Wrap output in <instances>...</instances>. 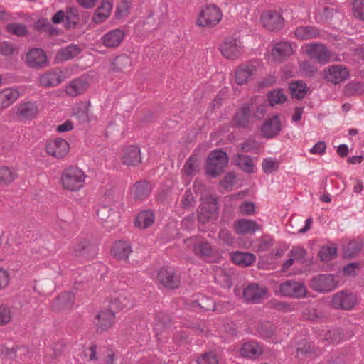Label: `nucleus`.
I'll return each instance as SVG.
<instances>
[{"instance_id":"32","label":"nucleus","mask_w":364,"mask_h":364,"mask_svg":"<svg viewBox=\"0 0 364 364\" xmlns=\"http://www.w3.org/2000/svg\"><path fill=\"white\" fill-rule=\"evenodd\" d=\"M240 353L243 357L255 359L262 355V349L257 343L250 341L242 346Z\"/></svg>"},{"instance_id":"12","label":"nucleus","mask_w":364,"mask_h":364,"mask_svg":"<svg viewBox=\"0 0 364 364\" xmlns=\"http://www.w3.org/2000/svg\"><path fill=\"white\" fill-rule=\"evenodd\" d=\"M252 105V102L245 103L241 109L235 113L232 122L233 127L245 129L249 127Z\"/></svg>"},{"instance_id":"17","label":"nucleus","mask_w":364,"mask_h":364,"mask_svg":"<svg viewBox=\"0 0 364 364\" xmlns=\"http://www.w3.org/2000/svg\"><path fill=\"white\" fill-rule=\"evenodd\" d=\"M192 250L199 258H210L215 254L213 246L206 240H197L193 243Z\"/></svg>"},{"instance_id":"62","label":"nucleus","mask_w":364,"mask_h":364,"mask_svg":"<svg viewBox=\"0 0 364 364\" xmlns=\"http://www.w3.org/2000/svg\"><path fill=\"white\" fill-rule=\"evenodd\" d=\"M65 347L66 346L63 342L58 341L56 343H54L50 349V350L52 351V353H47V354L48 355L57 358L63 353V352L65 349Z\"/></svg>"},{"instance_id":"31","label":"nucleus","mask_w":364,"mask_h":364,"mask_svg":"<svg viewBox=\"0 0 364 364\" xmlns=\"http://www.w3.org/2000/svg\"><path fill=\"white\" fill-rule=\"evenodd\" d=\"M151 188L149 182L140 181L134 183L132 188V194L135 200H143L151 193Z\"/></svg>"},{"instance_id":"48","label":"nucleus","mask_w":364,"mask_h":364,"mask_svg":"<svg viewBox=\"0 0 364 364\" xmlns=\"http://www.w3.org/2000/svg\"><path fill=\"white\" fill-rule=\"evenodd\" d=\"M198 161L196 157L191 156L184 164L183 170L188 176L196 174L198 168Z\"/></svg>"},{"instance_id":"3","label":"nucleus","mask_w":364,"mask_h":364,"mask_svg":"<svg viewBox=\"0 0 364 364\" xmlns=\"http://www.w3.org/2000/svg\"><path fill=\"white\" fill-rule=\"evenodd\" d=\"M222 18V13L219 7L214 4L208 5L203 8L196 23L199 26L213 27L218 24Z\"/></svg>"},{"instance_id":"60","label":"nucleus","mask_w":364,"mask_h":364,"mask_svg":"<svg viewBox=\"0 0 364 364\" xmlns=\"http://www.w3.org/2000/svg\"><path fill=\"white\" fill-rule=\"evenodd\" d=\"M12 316L10 309L4 305L0 306V325H5L9 323Z\"/></svg>"},{"instance_id":"14","label":"nucleus","mask_w":364,"mask_h":364,"mask_svg":"<svg viewBox=\"0 0 364 364\" xmlns=\"http://www.w3.org/2000/svg\"><path fill=\"white\" fill-rule=\"evenodd\" d=\"M306 53L312 58L321 64H326L330 61L331 52L322 44H311L306 47Z\"/></svg>"},{"instance_id":"28","label":"nucleus","mask_w":364,"mask_h":364,"mask_svg":"<svg viewBox=\"0 0 364 364\" xmlns=\"http://www.w3.org/2000/svg\"><path fill=\"white\" fill-rule=\"evenodd\" d=\"M75 296L71 292H65L56 298L52 304V309L55 311L65 310L72 306Z\"/></svg>"},{"instance_id":"1","label":"nucleus","mask_w":364,"mask_h":364,"mask_svg":"<svg viewBox=\"0 0 364 364\" xmlns=\"http://www.w3.org/2000/svg\"><path fill=\"white\" fill-rule=\"evenodd\" d=\"M228 156L225 151L215 149L211 151L208 157L205 171L208 175L217 177L224 172L228 164Z\"/></svg>"},{"instance_id":"7","label":"nucleus","mask_w":364,"mask_h":364,"mask_svg":"<svg viewBox=\"0 0 364 364\" xmlns=\"http://www.w3.org/2000/svg\"><path fill=\"white\" fill-rule=\"evenodd\" d=\"M157 279L164 287L169 289H177L181 283L180 277L170 267H162L158 272Z\"/></svg>"},{"instance_id":"21","label":"nucleus","mask_w":364,"mask_h":364,"mask_svg":"<svg viewBox=\"0 0 364 364\" xmlns=\"http://www.w3.org/2000/svg\"><path fill=\"white\" fill-rule=\"evenodd\" d=\"M114 313L109 309L102 310L96 315L97 331L102 332L109 328L114 322Z\"/></svg>"},{"instance_id":"44","label":"nucleus","mask_w":364,"mask_h":364,"mask_svg":"<svg viewBox=\"0 0 364 364\" xmlns=\"http://www.w3.org/2000/svg\"><path fill=\"white\" fill-rule=\"evenodd\" d=\"M236 165L248 173H252L253 172L254 165L252 160L248 156L242 154L237 155Z\"/></svg>"},{"instance_id":"46","label":"nucleus","mask_w":364,"mask_h":364,"mask_svg":"<svg viewBox=\"0 0 364 364\" xmlns=\"http://www.w3.org/2000/svg\"><path fill=\"white\" fill-rule=\"evenodd\" d=\"M34 27L38 31H44L51 36H55L58 33L57 30L51 25L47 18H41L36 21Z\"/></svg>"},{"instance_id":"30","label":"nucleus","mask_w":364,"mask_h":364,"mask_svg":"<svg viewBox=\"0 0 364 364\" xmlns=\"http://www.w3.org/2000/svg\"><path fill=\"white\" fill-rule=\"evenodd\" d=\"M255 72L256 67L254 65H245L239 67L235 75L237 83L240 85L245 84Z\"/></svg>"},{"instance_id":"11","label":"nucleus","mask_w":364,"mask_h":364,"mask_svg":"<svg viewBox=\"0 0 364 364\" xmlns=\"http://www.w3.org/2000/svg\"><path fill=\"white\" fill-rule=\"evenodd\" d=\"M261 21L264 28L274 31L280 30L284 26V18L277 11L264 12L261 16Z\"/></svg>"},{"instance_id":"64","label":"nucleus","mask_w":364,"mask_h":364,"mask_svg":"<svg viewBox=\"0 0 364 364\" xmlns=\"http://www.w3.org/2000/svg\"><path fill=\"white\" fill-rule=\"evenodd\" d=\"M273 245V240L268 236L262 237L259 241L257 245V251L264 252L267 251Z\"/></svg>"},{"instance_id":"57","label":"nucleus","mask_w":364,"mask_h":364,"mask_svg":"<svg viewBox=\"0 0 364 364\" xmlns=\"http://www.w3.org/2000/svg\"><path fill=\"white\" fill-rule=\"evenodd\" d=\"M198 364H218L216 355L212 352L206 353L198 358Z\"/></svg>"},{"instance_id":"26","label":"nucleus","mask_w":364,"mask_h":364,"mask_svg":"<svg viewBox=\"0 0 364 364\" xmlns=\"http://www.w3.org/2000/svg\"><path fill=\"white\" fill-rule=\"evenodd\" d=\"M293 53L290 43L281 42L275 44L272 50L271 55L274 60L282 61L289 57Z\"/></svg>"},{"instance_id":"50","label":"nucleus","mask_w":364,"mask_h":364,"mask_svg":"<svg viewBox=\"0 0 364 364\" xmlns=\"http://www.w3.org/2000/svg\"><path fill=\"white\" fill-rule=\"evenodd\" d=\"M363 243L354 241L348 243L344 249V256L346 257H353L360 252L363 248Z\"/></svg>"},{"instance_id":"43","label":"nucleus","mask_w":364,"mask_h":364,"mask_svg":"<svg viewBox=\"0 0 364 364\" xmlns=\"http://www.w3.org/2000/svg\"><path fill=\"white\" fill-rule=\"evenodd\" d=\"M65 27L67 28H73L77 24L79 16L77 9L74 7L68 8L65 12Z\"/></svg>"},{"instance_id":"16","label":"nucleus","mask_w":364,"mask_h":364,"mask_svg":"<svg viewBox=\"0 0 364 364\" xmlns=\"http://www.w3.org/2000/svg\"><path fill=\"white\" fill-rule=\"evenodd\" d=\"M267 293V288L251 284L243 290V297L247 301L259 303Z\"/></svg>"},{"instance_id":"61","label":"nucleus","mask_w":364,"mask_h":364,"mask_svg":"<svg viewBox=\"0 0 364 364\" xmlns=\"http://www.w3.org/2000/svg\"><path fill=\"white\" fill-rule=\"evenodd\" d=\"M89 247V242L83 239L80 240L74 247V254L75 256H86V251Z\"/></svg>"},{"instance_id":"38","label":"nucleus","mask_w":364,"mask_h":364,"mask_svg":"<svg viewBox=\"0 0 364 364\" xmlns=\"http://www.w3.org/2000/svg\"><path fill=\"white\" fill-rule=\"evenodd\" d=\"M154 214L151 210L140 212L135 219L134 224L139 228H146L151 226L154 222Z\"/></svg>"},{"instance_id":"56","label":"nucleus","mask_w":364,"mask_h":364,"mask_svg":"<svg viewBox=\"0 0 364 364\" xmlns=\"http://www.w3.org/2000/svg\"><path fill=\"white\" fill-rule=\"evenodd\" d=\"M353 12L355 18L364 21V0H355L353 1Z\"/></svg>"},{"instance_id":"42","label":"nucleus","mask_w":364,"mask_h":364,"mask_svg":"<svg viewBox=\"0 0 364 364\" xmlns=\"http://www.w3.org/2000/svg\"><path fill=\"white\" fill-rule=\"evenodd\" d=\"M193 305L194 306H197L205 311L215 309V303L213 300L205 295H198V298L193 301Z\"/></svg>"},{"instance_id":"41","label":"nucleus","mask_w":364,"mask_h":364,"mask_svg":"<svg viewBox=\"0 0 364 364\" xmlns=\"http://www.w3.org/2000/svg\"><path fill=\"white\" fill-rule=\"evenodd\" d=\"M289 88L292 97L299 100L304 98L307 92L306 85L302 81L291 82Z\"/></svg>"},{"instance_id":"13","label":"nucleus","mask_w":364,"mask_h":364,"mask_svg":"<svg viewBox=\"0 0 364 364\" xmlns=\"http://www.w3.org/2000/svg\"><path fill=\"white\" fill-rule=\"evenodd\" d=\"M46 149L49 155L61 159L68 153L69 144L65 139L57 138L47 143Z\"/></svg>"},{"instance_id":"51","label":"nucleus","mask_w":364,"mask_h":364,"mask_svg":"<svg viewBox=\"0 0 364 364\" xmlns=\"http://www.w3.org/2000/svg\"><path fill=\"white\" fill-rule=\"evenodd\" d=\"M130 59L127 55L117 56L113 62L114 70L123 72L130 65Z\"/></svg>"},{"instance_id":"47","label":"nucleus","mask_w":364,"mask_h":364,"mask_svg":"<svg viewBox=\"0 0 364 364\" xmlns=\"http://www.w3.org/2000/svg\"><path fill=\"white\" fill-rule=\"evenodd\" d=\"M267 97L270 106L284 103L287 100V97L282 90H274L270 92Z\"/></svg>"},{"instance_id":"2","label":"nucleus","mask_w":364,"mask_h":364,"mask_svg":"<svg viewBox=\"0 0 364 364\" xmlns=\"http://www.w3.org/2000/svg\"><path fill=\"white\" fill-rule=\"evenodd\" d=\"M85 178L86 175L81 169L70 166L62 173V185L65 189L76 191L83 186Z\"/></svg>"},{"instance_id":"6","label":"nucleus","mask_w":364,"mask_h":364,"mask_svg":"<svg viewBox=\"0 0 364 364\" xmlns=\"http://www.w3.org/2000/svg\"><path fill=\"white\" fill-rule=\"evenodd\" d=\"M279 292L287 297L302 299L306 296L307 290L303 283L289 279L279 285Z\"/></svg>"},{"instance_id":"34","label":"nucleus","mask_w":364,"mask_h":364,"mask_svg":"<svg viewBox=\"0 0 364 364\" xmlns=\"http://www.w3.org/2000/svg\"><path fill=\"white\" fill-rule=\"evenodd\" d=\"M19 97L16 89L8 88L0 92V109H5L13 104Z\"/></svg>"},{"instance_id":"9","label":"nucleus","mask_w":364,"mask_h":364,"mask_svg":"<svg viewBox=\"0 0 364 364\" xmlns=\"http://www.w3.org/2000/svg\"><path fill=\"white\" fill-rule=\"evenodd\" d=\"M25 63L31 68L42 69L48 66V58L41 48H32L26 54Z\"/></svg>"},{"instance_id":"36","label":"nucleus","mask_w":364,"mask_h":364,"mask_svg":"<svg viewBox=\"0 0 364 364\" xmlns=\"http://www.w3.org/2000/svg\"><path fill=\"white\" fill-rule=\"evenodd\" d=\"M256 259L254 254L245 252H235L232 256V262L242 267L250 266Z\"/></svg>"},{"instance_id":"35","label":"nucleus","mask_w":364,"mask_h":364,"mask_svg":"<svg viewBox=\"0 0 364 364\" xmlns=\"http://www.w3.org/2000/svg\"><path fill=\"white\" fill-rule=\"evenodd\" d=\"M112 9V3L109 1L103 0L101 5L97 9L93 21L96 23L105 21L109 16Z\"/></svg>"},{"instance_id":"19","label":"nucleus","mask_w":364,"mask_h":364,"mask_svg":"<svg viewBox=\"0 0 364 364\" xmlns=\"http://www.w3.org/2000/svg\"><path fill=\"white\" fill-rule=\"evenodd\" d=\"M281 131L280 119L277 115L266 120L261 127V132L265 138H272Z\"/></svg>"},{"instance_id":"4","label":"nucleus","mask_w":364,"mask_h":364,"mask_svg":"<svg viewBox=\"0 0 364 364\" xmlns=\"http://www.w3.org/2000/svg\"><path fill=\"white\" fill-rule=\"evenodd\" d=\"M338 285V281L331 274H318L314 277L310 282L311 288L320 293H328Z\"/></svg>"},{"instance_id":"58","label":"nucleus","mask_w":364,"mask_h":364,"mask_svg":"<svg viewBox=\"0 0 364 364\" xmlns=\"http://www.w3.org/2000/svg\"><path fill=\"white\" fill-rule=\"evenodd\" d=\"M259 334L265 338H270L274 334V326L269 323H263L259 326Z\"/></svg>"},{"instance_id":"54","label":"nucleus","mask_w":364,"mask_h":364,"mask_svg":"<svg viewBox=\"0 0 364 364\" xmlns=\"http://www.w3.org/2000/svg\"><path fill=\"white\" fill-rule=\"evenodd\" d=\"M131 8V0H121L117 4L115 16L117 18H121L128 14Z\"/></svg>"},{"instance_id":"39","label":"nucleus","mask_w":364,"mask_h":364,"mask_svg":"<svg viewBox=\"0 0 364 364\" xmlns=\"http://www.w3.org/2000/svg\"><path fill=\"white\" fill-rule=\"evenodd\" d=\"M18 352L25 354L28 350L23 346L9 348L5 345L0 346V355L3 359L14 360L17 356Z\"/></svg>"},{"instance_id":"55","label":"nucleus","mask_w":364,"mask_h":364,"mask_svg":"<svg viewBox=\"0 0 364 364\" xmlns=\"http://www.w3.org/2000/svg\"><path fill=\"white\" fill-rule=\"evenodd\" d=\"M346 93L348 95L364 94V83L358 82L348 84L346 87Z\"/></svg>"},{"instance_id":"22","label":"nucleus","mask_w":364,"mask_h":364,"mask_svg":"<svg viewBox=\"0 0 364 364\" xmlns=\"http://www.w3.org/2000/svg\"><path fill=\"white\" fill-rule=\"evenodd\" d=\"M217 200L213 197L204 203L198 211V220L202 223H208L218 210Z\"/></svg>"},{"instance_id":"45","label":"nucleus","mask_w":364,"mask_h":364,"mask_svg":"<svg viewBox=\"0 0 364 364\" xmlns=\"http://www.w3.org/2000/svg\"><path fill=\"white\" fill-rule=\"evenodd\" d=\"M343 338V331L341 328L328 330L324 336V339L330 343H339Z\"/></svg>"},{"instance_id":"5","label":"nucleus","mask_w":364,"mask_h":364,"mask_svg":"<svg viewBox=\"0 0 364 364\" xmlns=\"http://www.w3.org/2000/svg\"><path fill=\"white\" fill-rule=\"evenodd\" d=\"M358 301L357 296L348 291H341L333 295L331 306L335 309L351 310Z\"/></svg>"},{"instance_id":"33","label":"nucleus","mask_w":364,"mask_h":364,"mask_svg":"<svg viewBox=\"0 0 364 364\" xmlns=\"http://www.w3.org/2000/svg\"><path fill=\"white\" fill-rule=\"evenodd\" d=\"M88 87L87 80L83 78H77L73 80L69 85L67 86L65 92L68 95L77 96L84 93Z\"/></svg>"},{"instance_id":"59","label":"nucleus","mask_w":364,"mask_h":364,"mask_svg":"<svg viewBox=\"0 0 364 364\" xmlns=\"http://www.w3.org/2000/svg\"><path fill=\"white\" fill-rule=\"evenodd\" d=\"M313 353V348L310 344L306 341H301L299 342L296 347V356L304 355L306 354H311Z\"/></svg>"},{"instance_id":"49","label":"nucleus","mask_w":364,"mask_h":364,"mask_svg":"<svg viewBox=\"0 0 364 364\" xmlns=\"http://www.w3.org/2000/svg\"><path fill=\"white\" fill-rule=\"evenodd\" d=\"M318 255L322 262H328L337 256V251L336 247L324 246L321 248Z\"/></svg>"},{"instance_id":"18","label":"nucleus","mask_w":364,"mask_h":364,"mask_svg":"<svg viewBox=\"0 0 364 364\" xmlns=\"http://www.w3.org/2000/svg\"><path fill=\"white\" fill-rule=\"evenodd\" d=\"M132 307V297L126 294H119L112 298L109 309L114 313L115 311H127Z\"/></svg>"},{"instance_id":"52","label":"nucleus","mask_w":364,"mask_h":364,"mask_svg":"<svg viewBox=\"0 0 364 364\" xmlns=\"http://www.w3.org/2000/svg\"><path fill=\"white\" fill-rule=\"evenodd\" d=\"M279 163L278 160L272 158H267L264 159L262 164V168L265 173L270 174L279 169Z\"/></svg>"},{"instance_id":"20","label":"nucleus","mask_w":364,"mask_h":364,"mask_svg":"<svg viewBox=\"0 0 364 364\" xmlns=\"http://www.w3.org/2000/svg\"><path fill=\"white\" fill-rule=\"evenodd\" d=\"M141 151L138 146H129L123 151L122 162L127 166H134L141 163Z\"/></svg>"},{"instance_id":"29","label":"nucleus","mask_w":364,"mask_h":364,"mask_svg":"<svg viewBox=\"0 0 364 364\" xmlns=\"http://www.w3.org/2000/svg\"><path fill=\"white\" fill-rule=\"evenodd\" d=\"M260 228L256 222L247 219H240L235 224V230L239 235L252 234Z\"/></svg>"},{"instance_id":"25","label":"nucleus","mask_w":364,"mask_h":364,"mask_svg":"<svg viewBox=\"0 0 364 364\" xmlns=\"http://www.w3.org/2000/svg\"><path fill=\"white\" fill-rule=\"evenodd\" d=\"M124 38V33L120 29H114L102 37L103 45L107 48L118 47Z\"/></svg>"},{"instance_id":"23","label":"nucleus","mask_w":364,"mask_h":364,"mask_svg":"<svg viewBox=\"0 0 364 364\" xmlns=\"http://www.w3.org/2000/svg\"><path fill=\"white\" fill-rule=\"evenodd\" d=\"M82 48L76 44H70L60 49L55 56L57 62H63L72 60L82 52Z\"/></svg>"},{"instance_id":"10","label":"nucleus","mask_w":364,"mask_h":364,"mask_svg":"<svg viewBox=\"0 0 364 364\" xmlns=\"http://www.w3.org/2000/svg\"><path fill=\"white\" fill-rule=\"evenodd\" d=\"M64 80V73L60 68H53L39 76V82L43 87L59 85Z\"/></svg>"},{"instance_id":"37","label":"nucleus","mask_w":364,"mask_h":364,"mask_svg":"<svg viewBox=\"0 0 364 364\" xmlns=\"http://www.w3.org/2000/svg\"><path fill=\"white\" fill-rule=\"evenodd\" d=\"M294 35L298 39L306 40L318 37L320 33L314 26H300L296 28Z\"/></svg>"},{"instance_id":"27","label":"nucleus","mask_w":364,"mask_h":364,"mask_svg":"<svg viewBox=\"0 0 364 364\" xmlns=\"http://www.w3.org/2000/svg\"><path fill=\"white\" fill-rule=\"evenodd\" d=\"M132 252L130 243L122 240L115 242L112 249L113 256L119 260H127Z\"/></svg>"},{"instance_id":"15","label":"nucleus","mask_w":364,"mask_h":364,"mask_svg":"<svg viewBox=\"0 0 364 364\" xmlns=\"http://www.w3.org/2000/svg\"><path fill=\"white\" fill-rule=\"evenodd\" d=\"M324 73L325 79L334 84H338L348 77L346 68L341 65H331Z\"/></svg>"},{"instance_id":"63","label":"nucleus","mask_w":364,"mask_h":364,"mask_svg":"<svg viewBox=\"0 0 364 364\" xmlns=\"http://www.w3.org/2000/svg\"><path fill=\"white\" fill-rule=\"evenodd\" d=\"M195 203V198L192 193V191L190 189H187L185 191L183 199L181 202V205L183 208H188L189 207H191Z\"/></svg>"},{"instance_id":"24","label":"nucleus","mask_w":364,"mask_h":364,"mask_svg":"<svg viewBox=\"0 0 364 364\" xmlns=\"http://www.w3.org/2000/svg\"><path fill=\"white\" fill-rule=\"evenodd\" d=\"M38 113L37 105L34 102H26L20 104L17 107L16 114L21 119H31Z\"/></svg>"},{"instance_id":"53","label":"nucleus","mask_w":364,"mask_h":364,"mask_svg":"<svg viewBox=\"0 0 364 364\" xmlns=\"http://www.w3.org/2000/svg\"><path fill=\"white\" fill-rule=\"evenodd\" d=\"M6 30L9 33L19 37L24 36L28 33L26 26L18 23H11L8 24Z\"/></svg>"},{"instance_id":"8","label":"nucleus","mask_w":364,"mask_h":364,"mask_svg":"<svg viewBox=\"0 0 364 364\" xmlns=\"http://www.w3.org/2000/svg\"><path fill=\"white\" fill-rule=\"evenodd\" d=\"M242 42L237 37H228L220 46L222 55L226 58L235 59L240 56L242 51Z\"/></svg>"},{"instance_id":"40","label":"nucleus","mask_w":364,"mask_h":364,"mask_svg":"<svg viewBox=\"0 0 364 364\" xmlns=\"http://www.w3.org/2000/svg\"><path fill=\"white\" fill-rule=\"evenodd\" d=\"M17 177L16 171L8 166H0V186H6Z\"/></svg>"}]
</instances>
